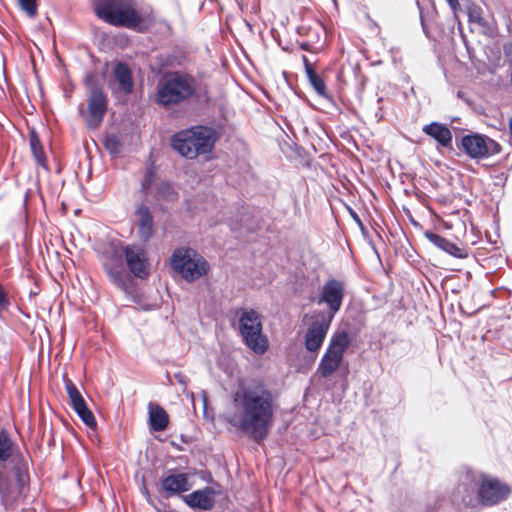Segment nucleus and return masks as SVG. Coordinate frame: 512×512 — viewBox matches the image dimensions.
I'll return each instance as SVG.
<instances>
[{
  "label": "nucleus",
  "instance_id": "1",
  "mask_svg": "<svg viewBox=\"0 0 512 512\" xmlns=\"http://www.w3.org/2000/svg\"><path fill=\"white\" fill-rule=\"evenodd\" d=\"M274 411V396L264 384L240 383L231 396L224 418L236 430L260 441L272 427Z\"/></svg>",
  "mask_w": 512,
  "mask_h": 512
},
{
  "label": "nucleus",
  "instance_id": "2",
  "mask_svg": "<svg viewBox=\"0 0 512 512\" xmlns=\"http://www.w3.org/2000/svg\"><path fill=\"white\" fill-rule=\"evenodd\" d=\"M123 259L135 277L144 279L149 275L150 263L144 248L136 244L112 246L104 267L110 280L117 287L123 288L126 283Z\"/></svg>",
  "mask_w": 512,
  "mask_h": 512
},
{
  "label": "nucleus",
  "instance_id": "3",
  "mask_svg": "<svg viewBox=\"0 0 512 512\" xmlns=\"http://www.w3.org/2000/svg\"><path fill=\"white\" fill-rule=\"evenodd\" d=\"M29 492L28 460L14 458L0 466V500L6 509H15L25 502Z\"/></svg>",
  "mask_w": 512,
  "mask_h": 512
},
{
  "label": "nucleus",
  "instance_id": "4",
  "mask_svg": "<svg viewBox=\"0 0 512 512\" xmlns=\"http://www.w3.org/2000/svg\"><path fill=\"white\" fill-rule=\"evenodd\" d=\"M95 13L101 20L118 27L137 29L143 22L135 0H98Z\"/></svg>",
  "mask_w": 512,
  "mask_h": 512
},
{
  "label": "nucleus",
  "instance_id": "5",
  "mask_svg": "<svg viewBox=\"0 0 512 512\" xmlns=\"http://www.w3.org/2000/svg\"><path fill=\"white\" fill-rule=\"evenodd\" d=\"M217 138L214 129L197 126L176 134L172 139V146L182 156L193 159L199 154L211 152Z\"/></svg>",
  "mask_w": 512,
  "mask_h": 512
},
{
  "label": "nucleus",
  "instance_id": "6",
  "mask_svg": "<svg viewBox=\"0 0 512 512\" xmlns=\"http://www.w3.org/2000/svg\"><path fill=\"white\" fill-rule=\"evenodd\" d=\"M192 78L177 73L165 76L159 83L155 100L162 106L178 104L194 93Z\"/></svg>",
  "mask_w": 512,
  "mask_h": 512
},
{
  "label": "nucleus",
  "instance_id": "7",
  "mask_svg": "<svg viewBox=\"0 0 512 512\" xmlns=\"http://www.w3.org/2000/svg\"><path fill=\"white\" fill-rule=\"evenodd\" d=\"M239 332L245 344L256 354H263L268 348V340L262 333L261 315L254 309L239 312Z\"/></svg>",
  "mask_w": 512,
  "mask_h": 512
},
{
  "label": "nucleus",
  "instance_id": "8",
  "mask_svg": "<svg viewBox=\"0 0 512 512\" xmlns=\"http://www.w3.org/2000/svg\"><path fill=\"white\" fill-rule=\"evenodd\" d=\"M171 266L186 281L192 282L208 271V263L191 248L176 249L171 257Z\"/></svg>",
  "mask_w": 512,
  "mask_h": 512
},
{
  "label": "nucleus",
  "instance_id": "9",
  "mask_svg": "<svg viewBox=\"0 0 512 512\" xmlns=\"http://www.w3.org/2000/svg\"><path fill=\"white\" fill-rule=\"evenodd\" d=\"M349 345L350 337L347 332L339 331L332 335L317 369L322 377L328 378L339 369Z\"/></svg>",
  "mask_w": 512,
  "mask_h": 512
},
{
  "label": "nucleus",
  "instance_id": "10",
  "mask_svg": "<svg viewBox=\"0 0 512 512\" xmlns=\"http://www.w3.org/2000/svg\"><path fill=\"white\" fill-rule=\"evenodd\" d=\"M85 84L89 90L88 110L84 111L83 108H80V113L89 127L96 128L102 122L106 113L107 98L103 91L96 86L95 76L87 75Z\"/></svg>",
  "mask_w": 512,
  "mask_h": 512
},
{
  "label": "nucleus",
  "instance_id": "11",
  "mask_svg": "<svg viewBox=\"0 0 512 512\" xmlns=\"http://www.w3.org/2000/svg\"><path fill=\"white\" fill-rule=\"evenodd\" d=\"M510 494V487L491 476L479 473V502L485 505H494L505 500Z\"/></svg>",
  "mask_w": 512,
  "mask_h": 512
},
{
  "label": "nucleus",
  "instance_id": "12",
  "mask_svg": "<svg viewBox=\"0 0 512 512\" xmlns=\"http://www.w3.org/2000/svg\"><path fill=\"white\" fill-rule=\"evenodd\" d=\"M462 147L474 159L487 158L498 154L500 145L493 139L483 135H467L462 138Z\"/></svg>",
  "mask_w": 512,
  "mask_h": 512
},
{
  "label": "nucleus",
  "instance_id": "13",
  "mask_svg": "<svg viewBox=\"0 0 512 512\" xmlns=\"http://www.w3.org/2000/svg\"><path fill=\"white\" fill-rule=\"evenodd\" d=\"M344 298V284L338 280H330L326 282L321 290L318 304H326L328 312L320 316L333 320L335 314L339 311Z\"/></svg>",
  "mask_w": 512,
  "mask_h": 512
},
{
  "label": "nucleus",
  "instance_id": "14",
  "mask_svg": "<svg viewBox=\"0 0 512 512\" xmlns=\"http://www.w3.org/2000/svg\"><path fill=\"white\" fill-rule=\"evenodd\" d=\"M479 473L473 471L465 472L460 479V483L456 489V497L465 506H474L479 502Z\"/></svg>",
  "mask_w": 512,
  "mask_h": 512
},
{
  "label": "nucleus",
  "instance_id": "15",
  "mask_svg": "<svg viewBox=\"0 0 512 512\" xmlns=\"http://www.w3.org/2000/svg\"><path fill=\"white\" fill-rule=\"evenodd\" d=\"M331 322L330 319L319 316L310 324L305 334L307 351L316 353L321 348Z\"/></svg>",
  "mask_w": 512,
  "mask_h": 512
},
{
  "label": "nucleus",
  "instance_id": "16",
  "mask_svg": "<svg viewBox=\"0 0 512 512\" xmlns=\"http://www.w3.org/2000/svg\"><path fill=\"white\" fill-rule=\"evenodd\" d=\"M214 496L215 491L210 487H206L184 496L183 499L192 508L208 510L214 505Z\"/></svg>",
  "mask_w": 512,
  "mask_h": 512
},
{
  "label": "nucleus",
  "instance_id": "17",
  "mask_svg": "<svg viewBox=\"0 0 512 512\" xmlns=\"http://www.w3.org/2000/svg\"><path fill=\"white\" fill-rule=\"evenodd\" d=\"M134 215L139 237L146 242L154 232L152 215L148 207L144 205H139Z\"/></svg>",
  "mask_w": 512,
  "mask_h": 512
},
{
  "label": "nucleus",
  "instance_id": "18",
  "mask_svg": "<svg viewBox=\"0 0 512 512\" xmlns=\"http://www.w3.org/2000/svg\"><path fill=\"white\" fill-rule=\"evenodd\" d=\"M112 88L118 86V90L123 94H129L133 89L132 74L128 66H114L113 76L109 80Z\"/></svg>",
  "mask_w": 512,
  "mask_h": 512
},
{
  "label": "nucleus",
  "instance_id": "19",
  "mask_svg": "<svg viewBox=\"0 0 512 512\" xmlns=\"http://www.w3.org/2000/svg\"><path fill=\"white\" fill-rule=\"evenodd\" d=\"M423 132L435 139L441 146L447 147L452 142V133L443 124L433 122L423 127Z\"/></svg>",
  "mask_w": 512,
  "mask_h": 512
},
{
  "label": "nucleus",
  "instance_id": "20",
  "mask_svg": "<svg viewBox=\"0 0 512 512\" xmlns=\"http://www.w3.org/2000/svg\"><path fill=\"white\" fill-rule=\"evenodd\" d=\"M162 487L166 492L175 494L188 491L191 484L186 474H173L163 479Z\"/></svg>",
  "mask_w": 512,
  "mask_h": 512
},
{
  "label": "nucleus",
  "instance_id": "21",
  "mask_svg": "<svg viewBox=\"0 0 512 512\" xmlns=\"http://www.w3.org/2000/svg\"><path fill=\"white\" fill-rule=\"evenodd\" d=\"M149 421L154 431H163L167 428L169 417L166 411L158 404H149Z\"/></svg>",
  "mask_w": 512,
  "mask_h": 512
},
{
  "label": "nucleus",
  "instance_id": "22",
  "mask_svg": "<svg viewBox=\"0 0 512 512\" xmlns=\"http://www.w3.org/2000/svg\"><path fill=\"white\" fill-rule=\"evenodd\" d=\"M425 236L431 243L444 250L445 252L459 258L464 256L463 251L460 248H458L455 244L451 243L447 239L441 237L440 235L432 232H426Z\"/></svg>",
  "mask_w": 512,
  "mask_h": 512
},
{
  "label": "nucleus",
  "instance_id": "23",
  "mask_svg": "<svg viewBox=\"0 0 512 512\" xmlns=\"http://www.w3.org/2000/svg\"><path fill=\"white\" fill-rule=\"evenodd\" d=\"M14 458H24L13 453V444L5 432H0V466L12 463Z\"/></svg>",
  "mask_w": 512,
  "mask_h": 512
},
{
  "label": "nucleus",
  "instance_id": "24",
  "mask_svg": "<svg viewBox=\"0 0 512 512\" xmlns=\"http://www.w3.org/2000/svg\"><path fill=\"white\" fill-rule=\"evenodd\" d=\"M65 387L70 400V404L73 407L74 411L81 410L87 407L84 398L82 397L77 387L73 384L71 380H65Z\"/></svg>",
  "mask_w": 512,
  "mask_h": 512
},
{
  "label": "nucleus",
  "instance_id": "25",
  "mask_svg": "<svg viewBox=\"0 0 512 512\" xmlns=\"http://www.w3.org/2000/svg\"><path fill=\"white\" fill-rule=\"evenodd\" d=\"M305 71H306L308 79H309L311 85L313 86V88L315 89V91L319 95H322V96L325 95V90H326L325 84H324L322 78L314 71L313 66H305Z\"/></svg>",
  "mask_w": 512,
  "mask_h": 512
},
{
  "label": "nucleus",
  "instance_id": "26",
  "mask_svg": "<svg viewBox=\"0 0 512 512\" xmlns=\"http://www.w3.org/2000/svg\"><path fill=\"white\" fill-rule=\"evenodd\" d=\"M30 146L32 153L37 161L38 164L44 166L46 162V158L43 152V148L40 145L38 137L35 135V133L31 134L30 137Z\"/></svg>",
  "mask_w": 512,
  "mask_h": 512
},
{
  "label": "nucleus",
  "instance_id": "27",
  "mask_svg": "<svg viewBox=\"0 0 512 512\" xmlns=\"http://www.w3.org/2000/svg\"><path fill=\"white\" fill-rule=\"evenodd\" d=\"M156 196L158 200L174 201L177 194L170 184L163 182L157 186Z\"/></svg>",
  "mask_w": 512,
  "mask_h": 512
},
{
  "label": "nucleus",
  "instance_id": "28",
  "mask_svg": "<svg viewBox=\"0 0 512 512\" xmlns=\"http://www.w3.org/2000/svg\"><path fill=\"white\" fill-rule=\"evenodd\" d=\"M468 19L469 22L475 23L479 26H486L487 21L482 16V9L478 5L472 4L468 6Z\"/></svg>",
  "mask_w": 512,
  "mask_h": 512
},
{
  "label": "nucleus",
  "instance_id": "29",
  "mask_svg": "<svg viewBox=\"0 0 512 512\" xmlns=\"http://www.w3.org/2000/svg\"><path fill=\"white\" fill-rule=\"evenodd\" d=\"M21 10H23L29 17H34L37 14L36 0H17Z\"/></svg>",
  "mask_w": 512,
  "mask_h": 512
},
{
  "label": "nucleus",
  "instance_id": "30",
  "mask_svg": "<svg viewBox=\"0 0 512 512\" xmlns=\"http://www.w3.org/2000/svg\"><path fill=\"white\" fill-rule=\"evenodd\" d=\"M75 412L88 427H94L96 425L93 413L90 411L88 407H85L81 410H77Z\"/></svg>",
  "mask_w": 512,
  "mask_h": 512
},
{
  "label": "nucleus",
  "instance_id": "31",
  "mask_svg": "<svg viewBox=\"0 0 512 512\" xmlns=\"http://www.w3.org/2000/svg\"><path fill=\"white\" fill-rule=\"evenodd\" d=\"M105 147L112 153L120 152L121 144L115 134L108 135L105 138Z\"/></svg>",
  "mask_w": 512,
  "mask_h": 512
},
{
  "label": "nucleus",
  "instance_id": "32",
  "mask_svg": "<svg viewBox=\"0 0 512 512\" xmlns=\"http://www.w3.org/2000/svg\"><path fill=\"white\" fill-rule=\"evenodd\" d=\"M154 179H155V174H154V172L151 169H149L146 172V174H145V176H144V178L142 180V188H143V190H145V191L149 190L150 187H151V184L154 181Z\"/></svg>",
  "mask_w": 512,
  "mask_h": 512
},
{
  "label": "nucleus",
  "instance_id": "33",
  "mask_svg": "<svg viewBox=\"0 0 512 512\" xmlns=\"http://www.w3.org/2000/svg\"><path fill=\"white\" fill-rule=\"evenodd\" d=\"M504 63L512 64V43H506L503 46Z\"/></svg>",
  "mask_w": 512,
  "mask_h": 512
},
{
  "label": "nucleus",
  "instance_id": "34",
  "mask_svg": "<svg viewBox=\"0 0 512 512\" xmlns=\"http://www.w3.org/2000/svg\"><path fill=\"white\" fill-rule=\"evenodd\" d=\"M8 298L7 294L3 288V286L0 284V309L4 308L8 305Z\"/></svg>",
  "mask_w": 512,
  "mask_h": 512
},
{
  "label": "nucleus",
  "instance_id": "35",
  "mask_svg": "<svg viewBox=\"0 0 512 512\" xmlns=\"http://www.w3.org/2000/svg\"><path fill=\"white\" fill-rule=\"evenodd\" d=\"M452 10L453 13H456L460 9L459 0H445Z\"/></svg>",
  "mask_w": 512,
  "mask_h": 512
},
{
  "label": "nucleus",
  "instance_id": "36",
  "mask_svg": "<svg viewBox=\"0 0 512 512\" xmlns=\"http://www.w3.org/2000/svg\"><path fill=\"white\" fill-rule=\"evenodd\" d=\"M1 71L4 75H6V66H1Z\"/></svg>",
  "mask_w": 512,
  "mask_h": 512
},
{
  "label": "nucleus",
  "instance_id": "37",
  "mask_svg": "<svg viewBox=\"0 0 512 512\" xmlns=\"http://www.w3.org/2000/svg\"><path fill=\"white\" fill-rule=\"evenodd\" d=\"M303 61H304V64H305V65L310 64V63L307 61V59H306V57H305V56H303Z\"/></svg>",
  "mask_w": 512,
  "mask_h": 512
},
{
  "label": "nucleus",
  "instance_id": "38",
  "mask_svg": "<svg viewBox=\"0 0 512 512\" xmlns=\"http://www.w3.org/2000/svg\"><path fill=\"white\" fill-rule=\"evenodd\" d=\"M509 129H510V131H511V133H512V119H511V120H510V122H509Z\"/></svg>",
  "mask_w": 512,
  "mask_h": 512
},
{
  "label": "nucleus",
  "instance_id": "39",
  "mask_svg": "<svg viewBox=\"0 0 512 512\" xmlns=\"http://www.w3.org/2000/svg\"><path fill=\"white\" fill-rule=\"evenodd\" d=\"M373 64H381V61L374 62Z\"/></svg>",
  "mask_w": 512,
  "mask_h": 512
}]
</instances>
